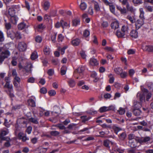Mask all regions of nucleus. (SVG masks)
Segmentation results:
<instances>
[{"mask_svg":"<svg viewBox=\"0 0 153 153\" xmlns=\"http://www.w3.org/2000/svg\"><path fill=\"white\" fill-rule=\"evenodd\" d=\"M10 55V51L5 49L4 46L0 48V62L1 63L6 58Z\"/></svg>","mask_w":153,"mask_h":153,"instance_id":"1","label":"nucleus"},{"mask_svg":"<svg viewBox=\"0 0 153 153\" xmlns=\"http://www.w3.org/2000/svg\"><path fill=\"white\" fill-rule=\"evenodd\" d=\"M142 106L141 103L140 102H137V104L134 105V108L133 110V113L135 116L139 115L141 113V111L139 108Z\"/></svg>","mask_w":153,"mask_h":153,"instance_id":"2","label":"nucleus"},{"mask_svg":"<svg viewBox=\"0 0 153 153\" xmlns=\"http://www.w3.org/2000/svg\"><path fill=\"white\" fill-rule=\"evenodd\" d=\"M8 130L7 129L1 130L0 133V143H2V141L6 140V137L4 136L9 133Z\"/></svg>","mask_w":153,"mask_h":153,"instance_id":"3","label":"nucleus"},{"mask_svg":"<svg viewBox=\"0 0 153 153\" xmlns=\"http://www.w3.org/2000/svg\"><path fill=\"white\" fill-rule=\"evenodd\" d=\"M128 0H123L121 1L122 5L123 6H126V7H123V9L121 10H134L133 8L131 6H130L128 1Z\"/></svg>","mask_w":153,"mask_h":153,"instance_id":"4","label":"nucleus"},{"mask_svg":"<svg viewBox=\"0 0 153 153\" xmlns=\"http://www.w3.org/2000/svg\"><path fill=\"white\" fill-rule=\"evenodd\" d=\"M18 48L20 51H24L27 48V45L24 42H19L18 44Z\"/></svg>","mask_w":153,"mask_h":153,"instance_id":"5","label":"nucleus"},{"mask_svg":"<svg viewBox=\"0 0 153 153\" xmlns=\"http://www.w3.org/2000/svg\"><path fill=\"white\" fill-rule=\"evenodd\" d=\"M150 140L151 138L150 137H142L138 140V142L140 143H146L150 141Z\"/></svg>","mask_w":153,"mask_h":153,"instance_id":"6","label":"nucleus"},{"mask_svg":"<svg viewBox=\"0 0 153 153\" xmlns=\"http://www.w3.org/2000/svg\"><path fill=\"white\" fill-rule=\"evenodd\" d=\"M33 67L32 64L30 62L27 63L26 65L24 67V69L27 73H31V68Z\"/></svg>","mask_w":153,"mask_h":153,"instance_id":"7","label":"nucleus"},{"mask_svg":"<svg viewBox=\"0 0 153 153\" xmlns=\"http://www.w3.org/2000/svg\"><path fill=\"white\" fill-rule=\"evenodd\" d=\"M42 4L44 10H48L50 6V3L47 0H43Z\"/></svg>","mask_w":153,"mask_h":153,"instance_id":"8","label":"nucleus"},{"mask_svg":"<svg viewBox=\"0 0 153 153\" xmlns=\"http://www.w3.org/2000/svg\"><path fill=\"white\" fill-rule=\"evenodd\" d=\"M143 24V19H138L136 22L135 25L136 28L139 29Z\"/></svg>","mask_w":153,"mask_h":153,"instance_id":"9","label":"nucleus"},{"mask_svg":"<svg viewBox=\"0 0 153 153\" xmlns=\"http://www.w3.org/2000/svg\"><path fill=\"white\" fill-rule=\"evenodd\" d=\"M119 23L117 21L113 22L111 24V28L114 30L117 29L119 27Z\"/></svg>","mask_w":153,"mask_h":153,"instance_id":"10","label":"nucleus"},{"mask_svg":"<svg viewBox=\"0 0 153 153\" xmlns=\"http://www.w3.org/2000/svg\"><path fill=\"white\" fill-rule=\"evenodd\" d=\"M80 22V19L78 18H76L72 20V25L73 26H76L79 25Z\"/></svg>","mask_w":153,"mask_h":153,"instance_id":"11","label":"nucleus"},{"mask_svg":"<svg viewBox=\"0 0 153 153\" xmlns=\"http://www.w3.org/2000/svg\"><path fill=\"white\" fill-rule=\"evenodd\" d=\"M130 35L132 38H137L138 36V32L136 30H133L131 31Z\"/></svg>","mask_w":153,"mask_h":153,"instance_id":"12","label":"nucleus"},{"mask_svg":"<svg viewBox=\"0 0 153 153\" xmlns=\"http://www.w3.org/2000/svg\"><path fill=\"white\" fill-rule=\"evenodd\" d=\"M143 49L149 52H153V45H146L143 47Z\"/></svg>","mask_w":153,"mask_h":153,"instance_id":"13","label":"nucleus"},{"mask_svg":"<svg viewBox=\"0 0 153 153\" xmlns=\"http://www.w3.org/2000/svg\"><path fill=\"white\" fill-rule=\"evenodd\" d=\"M111 143L112 145L113 144V143L108 140H106L103 142V145L104 146L107 148L108 149H110V146L109 144Z\"/></svg>","mask_w":153,"mask_h":153,"instance_id":"14","label":"nucleus"},{"mask_svg":"<svg viewBox=\"0 0 153 153\" xmlns=\"http://www.w3.org/2000/svg\"><path fill=\"white\" fill-rule=\"evenodd\" d=\"M90 64L92 66H96L98 64V63L96 59L92 58L90 59Z\"/></svg>","mask_w":153,"mask_h":153,"instance_id":"15","label":"nucleus"},{"mask_svg":"<svg viewBox=\"0 0 153 153\" xmlns=\"http://www.w3.org/2000/svg\"><path fill=\"white\" fill-rule=\"evenodd\" d=\"M18 20V18L15 16L11 17L10 21L14 25L16 24Z\"/></svg>","mask_w":153,"mask_h":153,"instance_id":"16","label":"nucleus"},{"mask_svg":"<svg viewBox=\"0 0 153 153\" xmlns=\"http://www.w3.org/2000/svg\"><path fill=\"white\" fill-rule=\"evenodd\" d=\"M80 42V41L79 39H76L72 41L71 43L73 46H76L79 44Z\"/></svg>","mask_w":153,"mask_h":153,"instance_id":"17","label":"nucleus"},{"mask_svg":"<svg viewBox=\"0 0 153 153\" xmlns=\"http://www.w3.org/2000/svg\"><path fill=\"white\" fill-rule=\"evenodd\" d=\"M121 30L126 35L128 33V27L127 25H123L121 29Z\"/></svg>","mask_w":153,"mask_h":153,"instance_id":"18","label":"nucleus"},{"mask_svg":"<svg viewBox=\"0 0 153 153\" xmlns=\"http://www.w3.org/2000/svg\"><path fill=\"white\" fill-rule=\"evenodd\" d=\"M114 71L116 74L119 75L123 72V70L121 68L117 67L115 68L114 69Z\"/></svg>","mask_w":153,"mask_h":153,"instance_id":"19","label":"nucleus"},{"mask_svg":"<svg viewBox=\"0 0 153 153\" xmlns=\"http://www.w3.org/2000/svg\"><path fill=\"white\" fill-rule=\"evenodd\" d=\"M137 97L139 99L141 102L144 100V95L143 94H141L140 93H138L137 94Z\"/></svg>","mask_w":153,"mask_h":153,"instance_id":"20","label":"nucleus"},{"mask_svg":"<svg viewBox=\"0 0 153 153\" xmlns=\"http://www.w3.org/2000/svg\"><path fill=\"white\" fill-rule=\"evenodd\" d=\"M116 34L119 38L123 37L126 35L123 32H122L121 30L120 31L118 30L117 31Z\"/></svg>","mask_w":153,"mask_h":153,"instance_id":"21","label":"nucleus"},{"mask_svg":"<svg viewBox=\"0 0 153 153\" xmlns=\"http://www.w3.org/2000/svg\"><path fill=\"white\" fill-rule=\"evenodd\" d=\"M136 142L137 141L136 139L130 140L129 141V143L130 144V146L132 148H134L136 146Z\"/></svg>","mask_w":153,"mask_h":153,"instance_id":"22","label":"nucleus"},{"mask_svg":"<svg viewBox=\"0 0 153 153\" xmlns=\"http://www.w3.org/2000/svg\"><path fill=\"white\" fill-rule=\"evenodd\" d=\"M84 68L82 67H79L75 71L74 74L77 73L81 74L84 71Z\"/></svg>","mask_w":153,"mask_h":153,"instance_id":"23","label":"nucleus"},{"mask_svg":"<svg viewBox=\"0 0 153 153\" xmlns=\"http://www.w3.org/2000/svg\"><path fill=\"white\" fill-rule=\"evenodd\" d=\"M28 103L29 105L32 107H35L36 103L34 100L32 99H30L28 100Z\"/></svg>","mask_w":153,"mask_h":153,"instance_id":"24","label":"nucleus"},{"mask_svg":"<svg viewBox=\"0 0 153 153\" xmlns=\"http://www.w3.org/2000/svg\"><path fill=\"white\" fill-rule=\"evenodd\" d=\"M68 84L71 88L74 87L75 85V81L72 79H70L68 81Z\"/></svg>","mask_w":153,"mask_h":153,"instance_id":"25","label":"nucleus"},{"mask_svg":"<svg viewBox=\"0 0 153 153\" xmlns=\"http://www.w3.org/2000/svg\"><path fill=\"white\" fill-rule=\"evenodd\" d=\"M10 82H6L5 84L4 85V88H7L9 90H13V87L12 85H10Z\"/></svg>","mask_w":153,"mask_h":153,"instance_id":"26","label":"nucleus"},{"mask_svg":"<svg viewBox=\"0 0 153 153\" xmlns=\"http://www.w3.org/2000/svg\"><path fill=\"white\" fill-rule=\"evenodd\" d=\"M67 70V67L65 66H63L61 69V73L62 75H63L65 74Z\"/></svg>","mask_w":153,"mask_h":153,"instance_id":"27","label":"nucleus"},{"mask_svg":"<svg viewBox=\"0 0 153 153\" xmlns=\"http://www.w3.org/2000/svg\"><path fill=\"white\" fill-rule=\"evenodd\" d=\"M38 56L37 53L36 51H34L31 55V58L33 60H35L37 58Z\"/></svg>","mask_w":153,"mask_h":153,"instance_id":"28","label":"nucleus"},{"mask_svg":"<svg viewBox=\"0 0 153 153\" xmlns=\"http://www.w3.org/2000/svg\"><path fill=\"white\" fill-rule=\"evenodd\" d=\"M7 35L12 39H13L15 37V33L12 31L8 32Z\"/></svg>","mask_w":153,"mask_h":153,"instance_id":"29","label":"nucleus"},{"mask_svg":"<svg viewBox=\"0 0 153 153\" xmlns=\"http://www.w3.org/2000/svg\"><path fill=\"white\" fill-rule=\"evenodd\" d=\"M79 7L81 10H85L87 8V4L84 2L81 1Z\"/></svg>","mask_w":153,"mask_h":153,"instance_id":"30","label":"nucleus"},{"mask_svg":"<svg viewBox=\"0 0 153 153\" xmlns=\"http://www.w3.org/2000/svg\"><path fill=\"white\" fill-rule=\"evenodd\" d=\"M38 149L39 151V153H45L47 150V148H44L42 147H39L38 148Z\"/></svg>","mask_w":153,"mask_h":153,"instance_id":"31","label":"nucleus"},{"mask_svg":"<svg viewBox=\"0 0 153 153\" xmlns=\"http://www.w3.org/2000/svg\"><path fill=\"white\" fill-rule=\"evenodd\" d=\"M61 23L62 24V27L63 28H64L65 27H70L69 23L68 24L67 22L64 21L63 20H61Z\"/></svg>","mask_w":153,"mask_h":153,"instance_id":"32","label":"nucleus"},{"mask_svg":"<svg viewBox=\"0 0 153 153\" xmlns=\"http://www.w3.org/2000/svg\"><path fill=\"white\" fill-rule=\"evenodd\" d=\"M26 27V24L23 22L20 23L18 25V27L19 29L20 30H22L24 29Z\"/></svg>","mask_w":153,"mask_h":153,"instance_id":"33","label":"nucleus"},{"mask_svg":"<svg viewBox=\"0 0 153 153\" xmlns=\"http://www.w3.org/2000/svg\"><path fill=\"white\" fill-rule=\"evenodd\" d=\"M20 8V6L19 5H13L10 7L8 10H18Z\"/></svg>","mask_w":153,"mask_h":153,"instance_id":"34","label":"nucleus"},{"mask_svg":"<svg viewBox=\"0 0 153 153\" xmlns=\"http://www.w3.org/2000/svg\"><path fill=\"white\" fill-rule=\"evenodd\" d=\"M50 133L51 135L53 136H56L60 134V133L56 131H50Z\"/></svg>","mask_w":153,"mask_h":153,"instance_id":"35","label":"nucleus"},{"mask_svg":"<svg viewBox=\"0 0 153 153\" xmlns=\"http://www.w3.org/2000/svg\"><path fill=\"white\" fill-rule=\"evenodd\" d=\"M44 51L45 54L46 55H49L50 52V51L49 48L47 46L45 47L44 49Z\"/></svg>","mask_w":153,"mask_h":153,"instance_id":"36","label":"nucleus"},{"mask_svg":"<svg viewBox=\"0 0 153 153\" xmlns=\"http://www.w3.org/2000/svg\"><path fill=\"white\" fill-rule=\"evenodd\" d=\"M108 108L107 107L103 106L101 107L99 109V111L100 112L102 113L106 111H108Z\"/></svg>","mask_w":153,"mask_h":153,"instance_id":"37","label":"nucleus"},{"mask_svg":"<svg viewBox=\"0 0 153 153\" xmlns=\"http://www.w3.org/2000/svg\"><path fill=\"white\" fill-rule=\"evenodd\" d=\"M109 78V82L110 83H112L114 82V76L111 74H110L108 75Z\"/></svg>","mask_w":153,"mask_h":153,"instance_id":"38","label":"nucleus"},{"mask_svg":"<svg viewBox=\"0 0 153 153\" xmlns=\"http://www.w3.org/2000/svg\"><path fill=\"white\" fill-rule=\"evenodd\" d=\"M80 118L82 122H85L89 119V118L87 117L86 116H81Z\"/></svg>","mask_w":153,"mask_h":153,"instance_id":"39","label":"nucleus"},{"mask_svg":"<svg viewBox=\"0 0 153 153\" xmlns=\"http://www.w3.org/2000/svg\"><path fill=\"white\" fill-rule=\"evenodd\" d=\"M4 40V35L2 32L0 31V45L1 44V42Z\"/></svg>","mask_w":153,"mask_h":153,"instance_id":"40","label":"nucleus"},{"mask_svg":"<svg viewBox=\"0 0 153 153\" xmlns=\"http://www.w3.org/2000/svg\"><path fill=\"white\" fill-rule=\"evenodd\" d=\"M44 28L45 27L42 24L39 25L36 27L37 30L39 31H40V30H43Z\"/></svg>","mask_w":153,"mask_h":153,"instance_id":"41","label":"nucleus"},{"mask_svg":"<svg viewBox=\"0 0 153 153\" xmlns=\"http://www.w3.org/2000/svg\"><path fill=\"white\" fill-rule=\"evenodd\" d=\"M29 121L34 123L37 124L38 123L37 119L36 118L31 117L29 119Z\"/></svg>","mask_w":153,"mask_h":153,"instance_id":"42","label":"nucleus"},{"mask_svg":"<svg viewBox=\"0 0 153 153\" xmlns=\"http://www.w3.org/2000/svg\"><path fill=\"white\" fill-rule=\"evenodd\" d=\"M120 75V77L122 78H125L126 77L127 75V73L126 72L123 71L119 75Z\"/></svg>","mask_w":153,"mask_h":153,"instance_id":"43","label":"nucleus"},{"mask_svg":"<svg viewBox=\"0 0 153 153\" xmlns=\"http://www.w3.org/2000/svg\"><path fill=\"white\" fill-rule=\"evenodd\" d=\"M135 136L133 134H130L128 135V139L129 141L136 139H135Z\"/></svg>","mask_w":153,"mask_h":153,"instance_id":"44","label":"nucleus"},{"mask_svg":"<svg viewBox=\"0 0 153 153\" xmlns=\"http://www.w3.org/2000/svg\"><path fill=\"white\" fill-rule=\"evenodd\" d=\"M133 2L136 4H139L143 3L142 0H133Z\"/></svg>","mask_w":153,"mask_h":153,"instance_id":"45","label":"nucleus"},{"mask_svg":"<svg viewBox=\"0 0 153 153\" xmlns=\"http://www.w3.org/2000/svg\"><path fill=\"white\" fill-rule=\"evenodd\" d=\"M101 25L102 27L105 28L107 27L108 25V22L106 21H103L101 24Z\"/></svg>","mask_w":153,"mask_h":153,"instance_id":"46","label":"nucleus"},{"mask_svg":"<svg viewBox=\"0 0 153 153\" xmlns=\"http://www.w3.org/2000/svg\"><path fill=\"white\" fill-rule=\"evenodd\" d=\"M55 126L59 128V129L61 130L65 129V127L64 126L62 125L61 124H57Z\"/></svg>","mask_w":153,"mask_h":153,"instance_id":"47","label":"nucleus"},{"mask_svg":"<svg viewBox=\"0 0 153 153\" xmlns=\"http://www.w3.org/2000/svg\"><path fill=\"white\" fill-rule=\"evenodd\" d=\"M36 41L38 43H40L42 41V38L41 37L39 36H37L35 38Z\"/></svg>","mask_w":153,"mask_h":153,"instance_id":"48","label":"nucleus"},{"mask_svg":"<svg viewBox=\"0 0 153 153\" xmlns=\"http://www.w3.org/2000/svg\"><path fill=\"white\" fill-rule=\"evenodd\" d=\"M17 58L16 57H13V60L11 62V63L12 65L13 66H16L17 65V62L16 60Z\"/></svg>","mask_w":153,"mask_h":153,"instance_id":"49","label":"nucleus"},{"mask_svg":"<svg viewBox=\"0 0 153 153\" xmlns=\"http://www.w3.org/2000/svg\"><path fill=\"white\" fill-rule=\"evenodd\" d=\"M90 34L89 31L87 30H85L83 32V36L85 37H88Z\"/></svg>","mask_w":153,"mask_h":153,"instance_id":"50","label":"nucleus"},{"mask_svg":"<svg viewBox=\"0 0 153 153\" xmlns=\"http://www.w3.org/2000/svg\"><path fill=\"white\" fill-rule=\"evenodd\" d=\"M120 114L122 115L124 114L125 112V109L122 108H120L119 110L118 111Z\"/></svg>","mask_w":153,"mask_h":153,"instance_id":"51","label":"nucleus"},{"mask_svg":"<svg viewBox=\"0 0 153 153\" xmlns=\"http://www.w3.org/2000/svg\"><path fill=\"white\" fill-rule=\"evenodd\" d=\"M48 94L50 96H53L56 94V91L53 90H51L48 92Z\"/></svg>","mask_w":153,"mask_h":153,"instance_id":"52","label":"nucleus"},{"mask_svg":"<svg viewBox=\"0 0 153 153\" xmlns=\"http://www.w3.org/2000/svg\"><path fill=\"white\" fill-rule=\"evenodd\" d=\"M35 80V79L33 77H30L27 80V82L29 83H34Z\"/></svg>","mask_w":153,"mask_h":153,"instance_id":"53","label":"nucleus"},{"mask_svg":"<svg viewBox=\"0 0 153 153\" xmlns=\"http://www.w3.org/2000/svg\"><path fill=\"white\" fill-rule=\"evenodd\" d=\"M9 15L10 16V17H12L13 16H14L15 12H14V10H9L8 12Z\"/></svg>","mask_w":153,"mask_h":153,"instance_id":"54","label":"nucleus"},{"mask_svg":"<svg viewBox=\"0 0 153 153\" xmlns=\"http://www.w3.org/2000/svg\"><path fill=\"white\" fill-rule=\"evenodd\" d=\"M40 92L42 94H45L47 93V90L46 88L43 87L40 89Z\"/></svg>","mask_w":153,"mask_h":153,"instance_id":"55","label":"nucleus"},{"mask_svg":"<svg viewBox=\"0 0 153 153\" xmlns=\"http://www.w3.org/2000/svg\"><path fill=\"white\" fill-rule=\"evenodd\" d=\"M111 97V95L108 93L105 94L104 95V97L105 99H108L110 98Z\"/></svg>","mask_w":153,"mask_h":153,"instance_id":"56","label":"nucleus"},{"mask_svg":"<svg viewBox=\"0 0 153 153\" xmlns=\"http://www.w3.org/2000/svg\"><path fill=\"white\" fill-rule=\"evenodd\" d=\"M54 71L52 69H49L48 71V74L50 76H51L54 74Z\"/></svg>","mask_w":153,"mask_h":153,"instance_id":"57","label":"nucleus"},{"mask_svg":"<svg viewBox=\"0 0 153 153\" xmlns=\"http://www.w3.org/2000/svg\"><path fill=\"white\" fill-rule=\"evenodd\" d=\"M56 34H55V33H54L51 36V40H52V41L53 43H55L56 42Z\"/></svg>","mask_w":153,"mask_h":153,"instance_id":"58","label":"nucleus"},{"mask_svg":"<svg viewBox=\"0 0 153 153\" xmlns=\"http://www.w3.org/2000/svg\"><path fill=\"white\" fill-rule=\"evenodd\" d=\"M5 26L7 30L10 29L11 27V24L10 23H5Z\"/></svg>","mask_w":153,"mask_h":153,"instance_id":"59","label":"nucleus"},{"mask_svg":"<svg viewBox=\"0 0 153 153\" xmlns=\"http://www.w3.org/2000/svg\"><path fill=\"white\" fill-rule=\"evenodd\" d=\"M104 49L105 50L107 51H111L112 52L113 51V49L112 48L110 47H106L104 48Z\"/></svg>","mask_w":153,"mask_h":153,"instance_id":"60","label":"nucleus"},{"mask_svg":"<svg viewBox=\"0 0 153 153\" xmlns=\"http://www.w3.org/2000/svg\"><path fill=\"white\" fill-rule=\"evenodd\" d=\"M25 7L26 9L27 10H30V5L28 2L26 1H25Z\"/></svg>","mask_w":153,"mask_h":153,"instance_id":"61","label":"nucleus"},{"mask_svg":"<svg viewBox=\"0 0 153 153\" xmlns=\"http://www.w3.org/2000/svg\"><path fill=\"white\" fill-rule=\"evenodd\" d=\"M135 51L132 49H129L127 52L128 54H133L135 53Z\"/></svg>","mask_w":153,"mask_h":153,"instance_id":"62","label":"nucleus"},{"mask_svg":"<svg viewBox=\"0 0 153 153\" xmlns=\"http://www.w3.org/2000/svg\"><path fill=\"white\" fill-rule=\"evenodd\" d=\"M126 137V134L125 133L123 132L121 133L120 135V138L122 140H124Z\"/></svg>","mask_w":153,"mask_h":153,"instance_id":"63","label":"nucleus"},{"mask_svg":"<svg viewBox=\"0 0 153 153\" xmlns=\"http://www.w3.org/2000/svg\"><path fill=\"white\" fill-rule=\"evenodd\" d=\"M129 74L131 76H132L135 73L134 70L133 69H131L129 71Z\"/></svg>","mask_w":153,"mask_h":153,"instance_id":"64","label":"nucleus"}]
</instances>
